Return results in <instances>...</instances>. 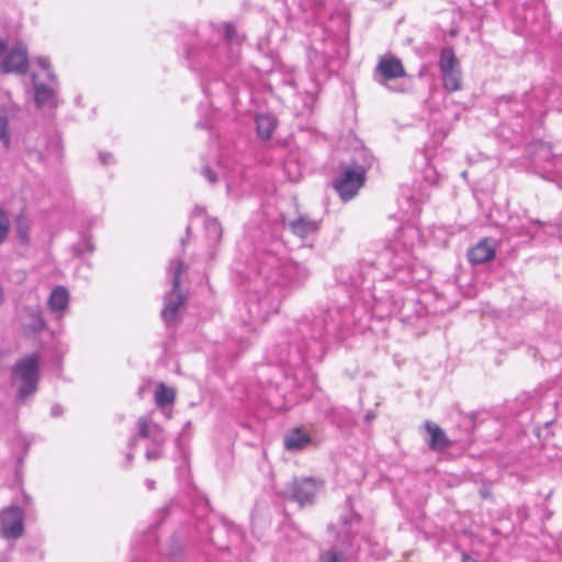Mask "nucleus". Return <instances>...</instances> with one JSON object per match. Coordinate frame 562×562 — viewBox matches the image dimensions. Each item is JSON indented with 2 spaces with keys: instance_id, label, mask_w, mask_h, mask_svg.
Here are the masks:
<instances>
[{
  "instance_id": "obj_13",
  "label": "nucleus",
  "mask_w": 562,
  "mask_h": 562,
  "mask_svg": "<svg viewBox=\"0 0 562 562\" xmlns=\"http://www.w3.org/2000/svg\"><path fill=\"white\" fill-rule=\"evenodd\" d=\"M69 305V292L65 286H56L52 290L47 306L54 314L63 313Z\"/></svg>"
},
{
  "instance_id": "obj_1",
  "label": "nucleus",
  "mask_w": 562,
  "mask_h": 562,
  "mask_svg": "<svg viewBox=\"0 0 562 562\" xmlns=\"http://www.w3.org/2000/svg\"><path fill=\"white\" fill-rule=\"evenodd\" d=\"M40 362V353L33 352L20 358L11 369V385L16 389V401L21 404L37 392Z\"/></svg>"
},
{
  "instance_id": "obj_5",
  "label": "nucleus",
  "mask_w": 562,
  "mask_h": 562,
  "mask_svg": "<svg viewBox=\"0 0 562 562\" xmlns=\"http://www.w3.org/2000/svg\"><path fill=\"white\" fill-rule=\"evenodd\" d=\"M24 513L19 506H9L0 513L2 536L7 539H18L24 533Z\"/></svg>"
},
{
  "instance_id": "obj_37",
  "label": "nucleus",
  "mask_w": 562,
  "mask_h": 562,
  "mask_svg": "<svg viewBox=\"0 0 562 562\" xmlns=\"http://www.w3.org/2000/svg\"><path fill=\"white\" fill-rule=\"evenodd\" d=\"M88 249H89V251H93V246L88 244Z\"/></svg>"
},
{
  "instance_id": "obj_36",
  "label": "nucleus",
  "mask_w": 562,
  "mask_h": 562,
  "mask_svg": "<svg viewBox=\"0 0 562 562\" xmlns=\"http://www.w3.org/2000/svg\"><path fill=\"white\" fill-rule=\"evenodd\" d=\"M328 531H330V532H335V526H334V525H329V526H328Z\"/></svg>"
},
{
  "instance_id": "obj_16",
  "label": "nucleus",
  "mask_w": 562,
  "mask_h": 562,
  "mask_svg": "<svg viewBox=\"0 0 562 562\" xmlns=\"http://www.w3.org/2000/svg\"><path fill=\"white\" fill-rule=\"evenodd\" d=\"M33 83L35 91V103L38 108L47 104L54 97V89L45 86L44 83H38L36 81V76L33 75Z\"/></svg>"
},
{
  "instance_id": "obj_27",
  "label": "nucleus",
  "mask_w": 562,
  "mask_h": 562,
  "mask_svg": "<svg viewBox=\"0 0 562 562\" xmlns=\"http://www.w3.org/2000/svg\"><path fill=\"white\" fill-rule=\"evenodd\" d=\"M224 37L225 40L228 42V43H233L235 41V37H236V31L234 29L233 25L231 24H226L225 25V33H224Z\"/></svg>"
},
{
  "instance_id": "obj_32",
  "label": "nucleus",
  "mask_w": 562,
  "mask_h": 562,
  "mask_svg": "<svg viewBox=\"0 0 562 562\" xmlns=\"http://www.w3.org/2000/svg\"><path fill=\"white\" fill-rule=\"evenodd\" d=\"M145 484H146V486H147V488H148L149 491H151V490H154V488H155V482H154L153 480H149V479H148V480H146V481H145Z\"/></svg>"
},
{
  "instance_id": "obj_19",
  "label": "nucleus",
  "mask_w": 562,
  "mask_h": 562,
  "mask_svg": "<svg viewBox=\"0 0 562 562\" xmlns=\"http://www.w3.org/2000/svg\"><path fill=\"white\" fill-rule=\"evenodd\" d=\"M26 327L34 333H40L46 327V323L40 310L30 311Z\"/></svg>"
},
{
  "instance_id": "obj_26",
  "label": "nucleus",
  "mask_w": 562,
  "mask_h": 562,
  "mask_svg": "<svg viewBox=\"0 0 562 562\" xmlns=\"http://www.w3.org/2000/svg\"><path fill=\"white\" fill-rule=\"evenodd\" d=\"M161 456H162L161 447H158V446L148 448L146 451V454H145V457L148 461L157 460V459L161 458Z\"/></svg>"
},
{
  "instance_id": "obj_29",
  "label": "nucleus",
  "mask_w": 562,
  "mask_h": 562,
  "mask_svg": "<svg viewBox=\"0 0 562 562\" xmlns=\"http://www.w3.org/2000/svg\"><path fill=\"white\" fill-rule=\"evenodd\" d=\"M99 158L103 165H109L113 161V156L109 153H101Z\"/></svg>"
},
{
  "instance_id": "obj_33",
  "label": "nucleus",
  "mask_w": 562,
  "mask_h": 562,
  "mask_svg": "<svg viewBox=\"0 0 562 562\" xmlns=\"http://www.w3.org/2000/svg\"><path fill=\"white\" fill-rule=\"evenodd\" d=\"M462 562H477L473 558L469 557L468 554H463Z\"/></svg>"
},
{
  "instance_id": "obj_35",
  "label": "nucleus",
  "mask_w": 562,
  "mask_h": 562,
  "mask_svg": "<svg viewBox=\"0 0 562 562\" xmlns=\"http://www.w3.org/2000/svg\"><path fill=\"white\" fill-rule=\"evenodd\" d=\"M349 521H350V518H349V517H347V516H345V517H342V518H341V522H342L345 526H346V525H348V524H349Z\"/></svg>"
},
{
  "instance_id": "obj_21",
  "label": "nucleus",
  "mask_w": 562,
  "mask_h": 562,
  "mask_svg": "<svg viewBox=\"0 0 562 562\" xmlns=\"http://www.w3.org/2000/svg\"><path fill=\"white\" fill-rule=\"evenodd\" d=\"M9 124V115L5 108H0V140L3 143L4 147L10 146V134L8 131Z\"/></svg>"
},
{
  "instance_id": "obj_3",
  "label": "nucleus",
  "mask_w": 562,
  "mask_h": 562,
  "mask_svg": "<svg viewBox=\"0 0 562 562\" xmlns=\"http://www.w3.org/2000/svg\"><path fill=\"white\" fill-rule=\"evenodd\" d=\"M366 170L361 166H341V173L334 187L344 201L356 196L363 186Z\"/></svg>"
},
{
  "instance_id": "obj_17",
  "label": "nucleus",
  "mask_w": 562,
  "mask_h": 562,
  "mask_svg": "<svg viewBox=\"0 0 562 562\" xmlns=\"http://www.w3.org/2000/svg\"><path fill=\"white\" fill-rule=\"evenodd\" d=\"M156 425L157 424L153 423L148 416H140L136 423V426H137L136 437L131 439L130 445L134 446L136 443L137 438H146L147 439L151 432L153 427H155Z\"/></svg>"
},
{
  "instance_id": "obj_14",
  "label": "nucleus",
  "mask_w": 562,
  "mask_h": 562,
  "mask_svg": "<svg viewBox=\"0 0 562 562\" xmlns=\"http://www.w3.org/2000/svg\"><path fill=\"white\" fill-rule=\"evenodd\" d=\"M310 442L311 437L300 428L291 430L284 437V446L290 451L301 450Z\"/></svg>"
},
{
  "instance_id": "obj_24",
  "label": "nucleus",
  "mask_w": 562,
  "mask_h": 562,
  "mask_svg": "<svg viewBox=\"0 0 562 562\" xmlns=\"http://www.w3.org/2000/svg\"><path fill=\"white\" fill-rule=\"evenodd\" d=\"M10 220L5 211L0 209V245L7 239Z\"/></svg>"
},
{
  "instance_id": "obj_25",
  "label": "nucleus",
  "mask_w": 562,
  "mask_h": 562,
  "mask_svg": "<svg viewBox=\"0 0 562 562\" xmlns=\"http://www.w3.org/2000/svg\"><path fill=\"white\" fill-rule=\"evenodd\" d=\"M38 66L47 71V77L50 81H56V76L50 71L49 61L44 57H38L36 59Z\"/></svg>"
},
{
  "instance_id": "obj_38",
  "label": "nucleus",
  "mask_w": 562,
  "mask_h": 562,
  "mask_svg": "<svg viewBox=\"0 0 562 562\" xmlns=\"http://www.w3.org/2000/svg\"><path fill=\"white\" fill-rule=\"evenodd\" d=\"M132 458H133V456H132L131 453H128V454H127V459H128V461H131V460H132Z\"/></svg>"
},
{
  "instance_id": "obj_2",
  "label": "nucleus",
  "mask_w": 562,
  "mask_h": 562,
  "mask_svg": "<svg viewBox=\"0 0 562 562\" xmlns=\"http://www.w3.org/2000/svg\"><path fill=\"white\" fill-rule=\"evenodd\" d=\"M188 270L183 260L173 259L168 267V276L171 279L172 289L165 296V305L161 311V317L167 326H171L178 321L179 308L186 303L187 295L180 289L181 274Z\"/></svg>"
},
{
  "instance_id": "obj_28",
  "label": "nucleus",
  "mask_w": 562,
  "mask_h": 562,
  "mask_svg": "<svg viewBox=\"0 0 562 562\" xmlns=\"http://www.w3.org/2000/svg\"><path fill=\"white\" fill-rule=\"evenodd\" d=\"M203 177H205L211 183L216 182V176L210 167H203L201 170Z\"/></svg>"
},
{
  "instance_id": "obj_7",
  "label": "nucleus",
  "mask_w": 562,
  "mask_h": 562,
  "mask_svg": "<svg viewBox=\"0 0 562 562\" xmlns=\"http://www.w3.org/2000/svg\"><path fill=\"white\" fill-rule=\"evenodd\" d=\"M321 484L314 479L294 480L286 487L284 494L301 505L312 504Z\"/></svg>"
},
{
  "instance_id": "obj_11",
  "label": "nucleus",
  "mask_w": 562,
  "mask_h": 562,
  "mask_svg": "<svg viewBox=\"0 0 562 562\" xmlns=\"http://www.w3.org/2000/svg\"><path fill=\"white\" fill-rule=\"evenodd\" d=\"M495 257V241L490 238H484L479 241L469 251V259L475 265H481L491 261Z\"/></svg>"
},
{
  "instance_id": "obj_30",
  "label": "nucleus",
  "mask_w": 562,
  "mask_h": 562,
  "mask_svg": "<svg viewBox=\"0 0 562 562\" xmlns=\"http://www.w3.org/2000/svg\"><path fill=\"white\" fill-rule=\"evenodd\" d=\"M63 414V407L58 404H54L50 408V415L53 417H58Z\"/></svg>"
},
{
  "instance_id": "obj_18",
  "label": "nucleus",
  "mask_w": 562,
  "mask_h": 562,
  "mask_svg": "<svg viewBox=\"0 0 562 562\" xmlns=\"http://www.w3.org/2000/svg\"><path fill=\"white\" fill-rule=\"evenodd\" d=\"M30 220L23 214H19L15 218L16 234L22 244L29 241Z\"/></svg>"
},
{
  "instance_id": "obj_15",
  "label": "nucleus",
  "mask_w": 562,
  "mask_h": 562,
  "mask_svg": "<svg viewBox=\"0 0 562 562\" xmlns=\"http://www.w3.org/2000/svg\"><path fill=\"white\" fill-rule=\"evenodd\" d=\"M257 133L262 139H269L274 131V119L268 114H260L256 117Z\"/></svg>"
},
{
  "instance_id": "obj_34",
  "label": "nucleus",
  "mask_w": 562,
  "mask_h": 562,
  "mask_svg": "<svg viewBox=\"0 0 562 562\" xmlns=\"http://www.w3.org/2000/svg\"><path fill=\"white\" fill-rule=\"evenodd\" d=\"M374 417L375 415L373 413H368L364 418L367 422H371Z\"/></svg>"
},
{
  "instance_id": "obj_10",
  "label": "nucleus",
  "mask_w": 562,
  "mask_h": 562,
  "mask_svg": "<svg viewBox=\"0 0 562 562\" xmlns=\"http://www.w3.org/2000/svg\"><path fill=\"white\" fill-rule=\"evenodd\" d=\"M424 429L428 435L426 441L431 450L439 451L450 447V439L446 436L445 431L437 424L427 420L424 424Z\"/></svg>"
},
{
  "instance_id": "obj_9",
  "label": "nucleus",
  "mask_w": 562,
  "mask_h": 562,
  "mask_svg": "<svg viewBox=\"0 0 562 562\" xmlns=\"http://www.w3.org/2000/svg\"><path fill=\"white\" fill-rule=\"evenodd\" d=\"M352 536L349 531H342L337 535L336 542L327 551L319 555L318 562H341L345 558V550L351 546Z\"/></svg>"
},
{
  "instance_id": "obj_31",
  "label": "nucleus",
  "mask_w": 562,
  "mask_h": 562,
  "mask_svg": "<svg viewBox=\"0 0 562 562\" xmlns=\"http://www.w3.org/2000/svg\"><path fill=\"white\" fill-rule=\"evenodd\" d=\"M7 52V44L0 38V56Z\"/></svg>"
},
{
  "instance_id": "obj_20",
  "label": "nucleus",
  "mask_w": 562,
  "mask_h": 562,
  "mask_svg": "<svg viewBox=\"0 0 562 562\" xmlns=\"http://www.w3.org/2000/svg\"><path fill=\"white\" fill-rule=\"evenodd\" d=\"M155 400L158 406H166L173 402L175 392L172 389L167 387L165 384H160L156 391Z\"/></svg>"
},
{
  "instance_id": "obj_4",
  "label": "nucleus",
  "mask_w": 562,
  "mask_h": 562,
  "mask_svg": "<svg viewBox=\"0 0 562 562\" xmlns=\"http://www.w3.org/2000/svg\"><path fill=\"white\" fill-rule=\"evenodd\" d=\"M439 66L445 88L449 91H458L461 88V71L452 48L441 50Z\"/></svg>"
},
{
  "instance_id": "obj_6",
  "label": "nucleus",
  "mask_w": 562,
  "mask_h": 562,
  "mask_svg": "<svg viewBox=\"0 0 562 562\" xmlns=\"http://www.w3.org/2000/svg\"><path fill=\"white\" fill-rule=\"evenodd\" d=\"M406 76L402 61L393 55L381 56L375 69L374 79L378 83L386 86L387 81Z\"/></svg>"
},
{
  "instance_id": "obj_23",
  "label": "nucleus",
  "mask_w": 562,
  "mask_h": 562,
  "mask_svg": "<svg viewBox=\"0 0 562 562\" xmlns=\"http://www.w3.org/2000/svg\"><path fill=\"white\" fill-rule=\"evenodd\" d=\"M147 439H149L154 446L162 447L166 440L164 429L157 424L153 427Z\"/></svg>"
},
{
  "instance_id": "obj_8",
  "label": "nucleus",
  "mask_w": 562,
  "mask_h": 562,
  "mask_svg": "<svg viewBox=\"0 0 562 562\" xmlns=\"http://www.w3.org/2000/svg\"><path fill=\"white\" fill-rule=\"evenodd\" d=\"M29 68V58L26 47L18 43L13 45L5 54L0 64V71L2 74H19L24 75Z\"/></svg>"
},
{
  "instance_id": "obj_22",
  "label": "nucleus",
  "mask_w": 562,
  "mask_h": 562,
  "mask_svg": "<svg viewBox=\"0 0 562 562\" xmlns=\"http://www.w3.org/2000/svg\"><path fill=\"white\" fill-rule=\"evenodd\" d=\"M205 232L212 243L218 241L222 237L221 224L215 218H210L205 222Z\"/></svg>"
},
{
  "instance_id": "obj_12",
  "label": "nucleus",
  "mask_w": 562,
  "mask_h": 562,
  "mask_svg": "<svg viewBox=\"0 0 562 562\" xmlns=\"http://www.w3.org/2000/svg\"><path fill=\"white\" fill-rule=\"evenodd\" d=\"M288 226L295 236L305 238L318 231L319 223L307 216L301 215L297 218L290 221Z\"/></svg>"
}]
</instances>
